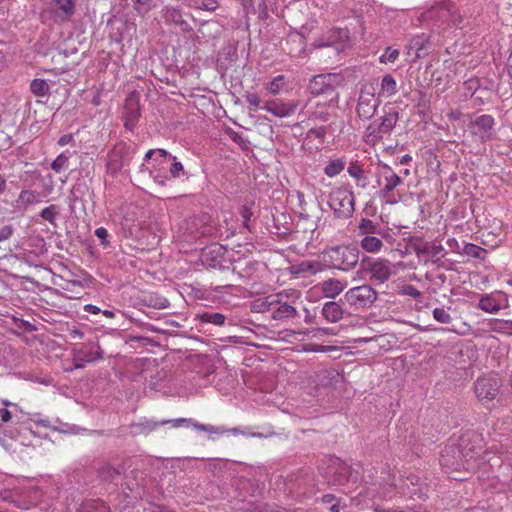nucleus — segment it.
Instances as JSON below:
<instances>
[{"label":"nucleus","instance_id":"61","mask_svg":"<svg viewBox=\"0 0 512 512\" xmlns=\"http://www.w3.org/2000/svg\"><path fill=\"white\" fill-rule=\"evenodd\" d=\"M95 235L98 239L101 240V244L102 245H108V241H107V238H108V231L106 228L104 227H99L95 230Z\"/></svg>","mask_w":512,"mask_h":512},{"label":"nucleus","instance_id":"26","mask_svg":"<svg viewBox=\"0 0 512 512\" xmlns=\"http://www.w3.org/2000/svg\"><path fill=\"white\" fill-rule=\"evenodd\" d=\"M348 174L355 179L356 186L365 189L369 184V179L365 174L363 166L358 161H353L347 168Z\"/></svg>","mask_w":512,"mask_h":512},{"label":"nucleus","instance_id":"45","mask_svg":"<svg viewBox=\"0 0 512 512\" xmlns=\"http://www.w3.org/2000/svg\"><path fill=\"white\" fill-rule=\"evenodd\" d=\"M309 119L327 122L330 119V114L326 111V103H318L315 109L310 113Z\"/></svg>","mask_w":512,"mask_h":512},{"label":"nucleus","instance_id":"53","mask_svg":"<svg viewBox=\"0 0 512 512\" xmlns=\"http://www.w3.org/2000/svg\"><path fill=\"white\" fill-rule=\"evenodd\" d=\"M246 102L249 104V108L251 110H256L257 108H260L261 99L257 94L254 93H248L244 96Z\"/></svg>","mask_w":512,"mask_h":512},{"label":"nucleus","instance_id":"47","mask_svg":"<svg viewBox=\"0 0 512 512\" xmlns=\"http://www.w3.org/2000/svg\"><path fill=\"white\" fill-rule=\"evenodd\" d=\"M169 161H171L169 172L173 178H179L184 174V166L175 156H170Z\"/></svg>","mask_w":512,"mask_h":512},{"label":"nucleus","instance_id":"51","mask_svg":"<svg viewBox=\"0 0 512 512\" xmlns=\"http://www.w3.org/2000/svg\"><path fill=\"white\" fill-rule=\"evenodd\" d=\"M399 57V50L388 47L385 52L380 56L381 63H393Z\"/></svg>","mask_w":512,"mask_h":512},{"label":"nucleus","instance_id":"33","mask_svg":"<svg viewBox=\"0 0 512 512\" xmlns=\"http://www.w3.org/2000/svg\"><path fill=\"white\" fill-rule=\"evenodd\" d=\"M359 234L368 235H379L381 234V226L370 219L361 218L358 224Z\"/></svg>","mask_w":512,"mask_h":512},{"label":"nucleus","instance_id":"2","mask_svg":"<svg viewBox=\"0 0 512 512\" xmlns=\"http://www.w3.org/2000/svg\"><path fill=\"white\" fill-rule=\"evenodd\" d=\"M378 175L377 184L380 186L378 197L380 200L387 205L399 203L401 195L397 192V188L403 184V178L387 164L380 166Z\"/></svg>","mask_w":512,"mask_h":512},{"label":"nucleus","instance_id":"19","mask_svg":"<svg viewBox=\"0 0 512 512\" xmlns=\"http://www.w3.org/2000/svg\"><path fill=\"white\" fill-rule=\"evenodd\" d=\"M209 220L208 214H202L190 218L186 223L185 240L188 242L203 239V225Z\"/></svg>","mask_w":512,"mask_h":512},{"label":"nucleus","instance_id":"17","mask_svg":"<svg viewBox=\"0 0 512 512\" xmlns=\"http://www.w3.org/2000/svg\"><path fill=\"white\" fill-rule=\"evenodd\" d=\"M379 104L380 101L375 97L374 93L361 90L356 108L358 117L362 120L371 119Z\"/></svg>","mask_w":512,"mask_h":512},{"label":"nucleus","instance_id":"38","mask_svg":"<svg viewBox=\"0 0 512 512\" xmlns=\"http://www.w3.org/2000/svg\"><path fill=\"white\" fill-rule=\"evenodd\" d=\"M31 92L37 97H45L50 95V86L44 79H34L30 84Z\"/></svg>","mask_w":512,"mask_h":512},{"label":"nucleus","instance_id":"63","mask_svg":"<svg viewBox=\"0 0 512 512\" xmlns=\"http://www.w3.org/2000/svg\"><path fill=\"white\" fill-rule=\"evenodd\" d=\"M149 510H150V512H175V510L169 509L165 505H160V504H155V503L150 505Z\"/></svg>","mask_w":512,"mask_h":512},{"label":"nucleus","instance_id":"49","mask_svg":"<svg viewBox=\"0 0 512 512\" xmlns=\"http://www.w3.org/2000/svg\"><path fill=\"white\" fill-rule=\"evenodd\" d=\"M433 317L436 321L443 324H449L452 321L451 315L444 308H435Z\"/></svg>","mask_w":512,"mask_h":512},{"label":"nucleus","instance_id":"11","mask_svg":"<svg viewBox=\"0 0 512 512\" xmlns=\"http://www.w3.org/2000/svg\"><path fill=\"white\" fill-rule=\"evenodd\" d=\"M341 77L338 74L328 73L314 76L308 85L311 94L331 95L335 92L336 88L340 85Z\"/></svg>","mask_w":512,"mask_h":512},{"label":"nucleus","instance_id":"39","mask_svg":"<svg viewBox=\"0 0 512 512\" xmlns=\"http://www.w3.org/2000/svg\"><path fill=\"white\" fill-rule=\"evenodd\" d=\"M78 512H110V509L101 500H90L84 502Z\"/></svg>","mask_w":512,"mask_h":512},{"label":"nucleus","instance_id":"20","mask_svg":"<svg viewBox=\"0 0 512 512\" xmlns=\"http://www.w3.org/2000/svg\"><path fill=\"white\" fill-rule=\"evenodd\" d=\"M494 118L491 115L483 114L471 122V131L482 139H489L492 135Z\"/></svg>","mask_w":512,"mask_h":512},{"label":"nucleus","instance_id":"9","mask_svg":"<svg viewBox=\"0 0 512 512\" xmlns=\"http://www.w3.org/2000/svg\"><path fill=\"white\" fill-rule=\"evenodd\" d=\"M440 464L446 473L465 471L467 464L456 443L448 444L441 452Z\"/></svg>","mask_w":512,"mask_h":512},{"label":"nucleus","instance_id":"27","mask_svg":"<svg viewBox=\"0 0 512 512\" xmlns=\"http://www.w3.org/2000/svg\"><path fill=\"white\" fill-rule=\"evenodd\" d=\"M20 411L19 406L5 399H0V428L8 423Z\"/></svg>","mask_w":512,"mask_h":512},{"label":"nucleus","instance_id":"32","mask_svg":"<svg viewBox=\"0 0 512 512\" xmlns=\"http://www.w3.org/2000/svg\"><path fill=\"white\" fill-rule=\"evenodd\" d=\"M398 119V111L393 107H389L387 110H384V115L380 117V124L382 125V128H384V131L390 133L396 126Z\"/></svg>","mask_w":512,"mask_h":512},{"label":"nucleus","instance_id":"59","mask_svg":"<svg viewBox=\"0 0 512 512\" xmlns=\"http://www.w3.org/2000/svg\"><path fill=\"white\" fill-rule=\"evenodd\" d=\"M403 294L417 299L421 296V292L413 285H406L403 288Z\"/></svg>","mask_w":512,"mask_h":512},{"label":"nucleus","instance_id":"18","mask_svg":"<svg viewBox=\"0 0 512 512\" xmlns=\"http://www.w3.org/2000/svg\"><path fill=\"white\" fill-rule=\"evenodd\" d=\"M261 108L276 117L284 118L289 117L296 112L298 102H285L280 99H273L265 101Z\"/></svg>","mask_w":512,"mask_h":512},{"label":"nucleus","instance_id":"37","mask_svg":"<svg viewBox=\"0 0 512 512\" xmlns=\"http://www.w3.org/2000/svg\"><path fill=\"white\" fill-rule=\"evenodd\" d=\"M198 319L201 323L223 326L226 321V316L219 312H204L198 315Z\"/></svg>","mask_w":512,"mask_h":512},{"label":"nucleus","instance_id":"15","mask_svg":"<svg viewBox=\"0 0 512 512\" xmlns=\"http://www.w3.org/2000/svg\"><path fill=\"white\" fill-rule=\"evenodd\" d=\"M509 305L508 296L502 291L485 294L479 299L478 307L486 313H497Z\"/></svg>","mask_w":512,"mask_h":512},{"label":"nucleus","instance_id":"10","mask_svg":"<svg viewBox=\"0 0 512 512\" xmlns=\"http://www.w3.org/2000/svg\"><path fill=\"white\" fill-rule=\"evenodd\" d=\"M349 39L350 33L347 28L334 27L315 39L313 46L316 48L334 47L337 51H342Z\"/></svg>","mask_w":512,"mask_h":512},{"label":"nucleus","instance_id":"64","mask_svg":"<svg viewBox=\"0 0 512 512\" xmlns=\"http://www.w3.org/2000/svg\"><path fill=\"white\" fill-rule=\"evenodd\" d=\"M73 140L72 134H64L58 139V144L60 146H65L69 144Z\"/></svg>","mask_w":512,"mask_h":512},{"label":"nucleus","instance_id":"42","mask_svg":"<svg viewBox=\"0 0 512 512\" xmlns=\"http://www.w3.org/2000/svg\"><path fill=\"white\" fill-rule=\"evenodd\" d=\"M463 252L467 256H470V257H473L476 259H481V260H483L485 258V255L487 254V251L484 248H482L476 244H473V243L465 244V246L463 248Z\"/></svg>","mask_w":512,"mask_h":512},{"label":"nucleus","instance_id":"22","mask_svg":"<svg viewBox=\"0 0 512 512\" xmlns=\"http://www.w3.org/2000/svg\"><path fill=\"white\" fill-rule=\"evenodd\" d=\"M435 15L442 21L459 25L461 23V16L459 15L456 6L453 3H441L435 8Z\"/></svg>","mask_w":512,"mask_h":512},{"label":"nucleus","instance_id":"50","mask_svg":"<svg viewBox=\"0 0 512 512\" xmlns=\"http://www.w3.org/2000/svg\"><path fill=\"white\" fill-rule=\"evenodd\" d=\"M57 214H58L57 206L50 205L41 211L40 216H41V218L48 221L49 223L54 224L55 217Z\"/></svg>","mask_w":512,"mask_h":512},{"label":"nucleus","instance_id":"12","mask_svg":"<svg viewBox=\"0 0 512 512\" xmlns=\"http://www.w3.org/2000/svg\"><path fill=\"white\" fill-rule=\"evenodd\" d=\"M501 380L497 375L479 377L474 385L477 398L482 402H490L497 396Z\"/></svg>","mask_w":512,"mask_h":512},{"label":"nucleus","instance_id":"36","mask_svg":"<svg viewBox=\"0 0 512 512\" xmlns=\"http://www.w3.org/2000/svg\"><path fill=\"white\" fill-rule=\"evenodd\" d=\"M346 166L345 158H337L329 161V163L324 167V174L330 178L339 175Z\"/></svg>","mask_w":512,"mask_h":512},{"label":"nucleus","instance_id":"31","mask_svg":"<svg viewBox=\"0 0 512 512\" xmlns=\"http://www.w3.org/2000/svg\"><path fill=\"white\" fill-rule=\"evenodd\" d=\"M137 147L136 145H126V144H119L115 147V154H119L121 156V163L120 168H126L130 165V162L133 158V156L136 154Z\"/></svg>","mask_w":512,"mask_h":512},{"label":"nucleus","instance_id":"21","mask_svg":"<svg viewBox=\"0 0 512 512\" xmlns=\"http://www.w3.org/2000/svg\"><path fill=\"white\" fill-rule=\"evenodd\" d=\"M162 17L166 23L175 24L182 32H190L192 30L191 25L183 19L182 12L179 8L165 6L162 9Z\"/></svg>","mask_w":512,"mask_h":512},{"label":"nucleus","instance_id":"62","mask_svg":"<svg viewBox=\"0 0 512 512\" xmlns=\"http://www.w3.org/2000/svg\"><path fill=\"white\" fill-rule=\"evenodd\" d=\"M150 176L153 178L154 182L160 186H166L168 178L163 175L154 174L153 171L149 170Z\"/></svg>","mask_w":512,"mask_h":512},{"label":"nucleus","instance_id":"13","mask_svg":"<svg viewBox=\"0 0 512 512\" xmlns=\"http://www.w3.org/2000/svg\"><path fill=\"white\" fill-rule=\"evenodd\" d=\"M140 116V96L139 93L133 91L125 99L122 113L124 127L129 131H133L138 124Z\"/></svg>","mask_w":512,"mask_h":512},{"label":"nucleus","instance_id":"30","mask_svg":"<svg viewBox=\"0 0 512 512\" xmlns=\"http://www.w3.org/2000/svg\"><path fill=\"white\" fill-rule=\"evenodd\" d=\"M385 134H388L386 131H384V128H382V125L380 123H377L376 121L370 123L365 131V142L375 144L376 142L380 141Z\"/></svg>","mask_w":512,"mask_h":512},{"label":"nucleus","instance_id":"34","mask_svg":"<svg viewBox=\"0 0 512 512\" xmlns=\"http://www.w3.org/2000/svg\"><path fill=\"white\" fill-rule=\"evenodd\" d=\"M201 233L203 234V239H217L223 236L221 226L216 224L210 216L207 223L203 225Z\"/></svg>","mask_w":512,"mask_h":512},{"label":"nucleus","instance_id":"60","mask_svg":"<svg viewBox=\"0 0 512 512\" xmlns=\"http://www.w3.org/2000/svg\"><path fill=\"white\" fill-rule=\"evenodd\" d=\"M217 0H202L200 8L206 11L213 12L218 8Z\"/></svg>","mask_w":512,"mask_h":512},{"label":"nucleus","instance_id":"35","mask_svg":"<svg viewBox=\"0 0 512 512\" xmlns=\"http://www.w3.org/2000/svg\"><path fill=\"white\" fill-rule=\"evenodd\" d=\"M363 250L369 253H377L383 247V242L380 238L375 235L364 236L360 242Z\"/></svg>","mask_w":512,"mask_h":512},{"label":"nucleus","instance_id":"52","mask_svg":"<svg viewBox=\"0 0 512 512\" xmlns=\"http://www.w3.org/2000/svg\"><path fill=\"white\" fill-rule=\"evenodd\" d=\"M100 474L105 480H113L119 475V471L110 465H105L100 469Z\"/></svg>","mask_w":512,"mask_h":512},{"label":"nucleus","instance_id":"58","mask_svg":"<svg viewBox=\"0 0 512 512\" xmlns=\"http://www.w3.org/2000/svg\"><path fill=\"white\" fill-rule=\"evenodd\" d=\"M14 232V228L12 225H4L0 228V242L9 239Z\"/></svg>","mask_w":512,"mask_h":512},{"label":"nucleus","instance_id":"28","mask_svg":"<svg viewBox=\"0 0 512 512\" xmlns=\"http://www.w3.org/2000/svg\"><path fill=\"white\" fill-rule=\"evenodd\" d=\"M344 290V284L337 279L330 278L321 283V291L328 298H335Z\"/></svg>","mask_w":512,"mask_h":512},{"label":"nucleus","instance_id":"40","mask_svg":"<svg viewBox=\"0 0 512 512\" xmlns=\"http://www.w3.org/2000/svg\"><path fill=\"white\" fill-rule=\"evenodd\" d=\"M275 297V294H272L265 298L257 299L253 304L254 310L260 313H272V307H274V299H276Z\"/></svg>","mask_w":512,"mask_h":512},{"label":"nucleus","instance_id":"55","mask_svg":"<svg viewBox=\"0 0 512 512\" xmlns=\"http://www.w3.org/2000/svg\"><path fill=\"white\" fill-rule=\"evenodd\" d=\"M395 487H396V484L394 482V476L388 475V478L383 485L384 491L382 493V496L384 498L390 497Z\"/></svg>","mask_w":512,"mask_h":512},{"label":"nucleus","instance_id":"44","mask_svg":"<svg viewBox=\"0 0 512 512\" xmlns=\"http://www.w3.org/2000/svg\"><path fill=\"white\" fill-rule=\"evenodd\" d=\"M285 87V76L278 75L266 85V89L272 95H278Z\"/></svg>","mask_w":512,"mask_h":512},{"label":"nucleus","instance_id":"14","mask_svg":"<svg viewBox=\"0 0 512 512\" xmlns=\"http://www.w3.org/2000/svg\"><path fill=\"white\" fill-rule=\"evenodd\" d=\"M172 426L175 428L185 426V427H193L198 431H203L209 434L223 435L225 433H230L233 435L240 434V430L238 428H230L227 429L224 426H214L210 424H201L196 422L191 418H177L172 419Z\"/></svg>","mask_w":512,"mask_h":512},{"label":"nucleus","instance_id":"8","mask_svg":"<svg viewBox=\"0 0 512 512\" xmlns=\"http://www.w3.org/2000/svg\"><path fill=\"white\" fill-rule=\"evenodd\" d=\"M345 301L355 308H369L377 300V292L368 284L349 289L344 295Z\"/></svg>","mask_w":512,"mask_h":512},{"label":"nucleus","instance_id":"25","mask_svg":"<svg viewBox=\"0 0 512 512\" xmlns=\"http://www.w3.org/2000/svg\"><path fill=\"white\" fill-rule=\"evenodd\" d=\"M343 308L339 302L330 301L326 302L322 308V315L331 323H336L343 318Z\"/></svg>","mask_w":512,"mask_h":512},{"label":"nucleus","instance_id":"4","mask_svg":"<svg viewBox=\"0 0 512 512\" xmlns=\"http://www.w3.org/2000/svg\"><path fill=\"white\" fill-rule=\"evenodd\" d=\"M274 307H272L271 319L285 321L299 315L297 303L300 300L301 292L296 289H285L275 293Z\"/></svg>","mask_w":512,"mask_h":512},{"label":"nucleus","instance_id":"16","mask_svg":"<svg viewBox=\"0 0 512 512\" xmlns=\"http://www.w3.org/2000/svg\"><path fill=\"white\" fill-rule=\"evenodd\" d=\"M362 265L370 272L371 280L384 283L392 275V265L388 260L380 258L368 261L363 260Z\"/></svg>","mask_w":512,"mask_h":512},{"label":"nucleus","instance_id":"48","mask_svg":"<svg viewBox=\"0 0 512 512\" xmlns=\"http://www.w3.org/2000/svg\"><path fill=\"white\" fill-rule=\"evenodd\" d=\"M68 159H69L68 156H66L64 153H61L51 163V169L57 173L61 172L63 169L67 168Z\"/></svg>","mask_w":512,"mask_h":512},{"label":"nucleus","instance_id":"56","mask_svg":"<svg viewBox=\"0 0 512 512\" xmlns=\"http://www.w3.org/2000/svg\"><path fill=\"white\" fill-rule=\"evenodd\" d=\"M240 215L243 218L244 227L247 228L249 231H251L250 226H249V221L253 215L252 210L247 206H243L240 210Z\"/></svg>","mask_w":512,"mask_h":512},{"label":"nucleus","instance_id":"57","mask_svg":"<svg viewBox=\"0 0 512 512\" xmlns=\"http://www.w3.org/2000/svg\"><path fill=\"white\" fill-rule=\"evenodd\" d=\"M258 265V262H248L246 264V267L243 269V271H240V272H236L235 269L232 270V274L235 275L237 274V276L240 278V279H243V278H246L249 274L250 271L254 270V268Z\"/></svg>","mask_w":512,"mask_h":512},{"label":"nucleus","instance_id":"3","mask_svg":"<svg viewBox=\"0 0 512 512\" xmlns=\"http://www.w3.org/2000/svg\"><path fill=\"white\" fill-rule=\"evenodd\" d=\"M322 259L331 268L349 271L358 263L359 250L352 245L334 246L322 252Z\"/></svg>","mask_w":512,"mask_h":512},{"label":"nucleus","instance_id":"6","mask_svg":"<svg viewBox=\"0 0 512 512\" xmlns=\"http://www.w3.org/2000/svg\"><path fill=\"white\" fill-rule=\"evenodd\" d=\"M328 204L338 218H349L354 212L355 199L351 188L339 187L330 193Z\"/></svg>","mask_w":512,"mask_h":512},{"label":"nucleus","instance_id":"5","mask_svg":"<svg viewBox=\"0 0 512 512\" xmlns=\"http://www.w3.org/2000/svg\"><path fill=\"white\" fill-rule=\"evenodd\" d=\"M409 247L416 253L418 258H424L425 263L439 264L444 257V247L437 241H426L421 237L414 236L409 239Z\"/></svg>","mask_w":512,"mask_h":512},{"label":"nucleus","instance_id":"46","mask_svg":"<svg viewBox=\"0 0 512 512\" xmlns=\"http://www.w3.org/2000/svg\"><path fill=\"white\" fill-rule=\"evenodd\" d=\"M147 302L149 306L156 309H165L170 304L167 298L158 295H150Z\"/></svg>","mask_w":512,"mask_h":512},{"label":"nucleus","instance_id":"41","mask_svg":"<svg viewBox=\"0 0 512 512\" xmlns=\"http://www.w3.org/2000/svg\"><path fill=\"white\" fill-rule=\"evenodd\" d=\"M381 91L387 95H393L397 92V83L391 74H386L381 81Z\"/></svg>","mask_w":512,"mask_h":512},{"label":"nucleus","instance_id":"29","mask_svg":"<svg viewBox=\"0 0 512 512\" xmlns=\"http://www.w3.org/2000/svg\"><path fill=\"white\" fill-rule=\"evenodd\" d=\"M320 271L319 264L314 261H301L299 263L293 264L290 266L291 274L300 275V274H311L314 275Z\"/></svg>","mask_w":512,"mask_h":512},{"label":"nucleus","instance_id":"24","mask_svg":"<svg viewBox=\"0 0 512 512\" xmlns=\"http://www.w3.org/2000/svg\"><path fill=\"white\" fill-rule=\"evenodd\" d=\"M81 360L93 362L103 358V351L97 342H89L79 350Z\"/></svg>","mask_w":512,"mask_h":512},{"label":"nucleus","instance_id":"1","mask_svg":"<svg viewBox=\"0 0 512 512\" xmlns=\"http://www.w3.org/2000/svg\"><path fill=\"white\" fill-rule=\"evenodd\" d=\"M456 444L461 449L467 462L465 472H475L479 469L480 464L486 461L487 453L484 450V439L478 432L473 430L464 432Z\"/></svg>","mask_w":512,"mask_h":512},{"label":"nucleus","instance_id":"43","mask_svg":"<svg viewBox=\"0 0 512 512\" xmlns=\"http://www.w3.org/2000/svg\"><path fill=\"white\" fill-rule=\"evenodd\" d=\"M490 328L492 331L499 333L512 331V320L492 319L490 321Z\"/></svg>","mask_w":512,"mask_h":512},{"label":"nucleus","instance_id":"7","mask_svg":"<svg viewBox=\"0 0 512 512\" xmlns=\"http://www.w3.org/2000/svg\"><path fill=\"white\" fill-rule=\"evenodd\" d=\"M75 13V2L73 0H51L45 8L40 18L43 23L53 22L63 24L68 22Z\"/></svg>","mask_w":512,"mask_h":512},{"label":"nucleus","instance_id":"54","mask_svg":"<svg viewBox=\"0 0 512 512\" xmlns=\"http://www.w3.org/2000/svg\"><path fill=\"white\" fill-rule=\"evenodd\" d=\"M15 496H16V494L14 492L6 491V492H4L2 497H3V499L5 501L12 502L18 508H21V509H28L29 508V505L27 503H24V502L21 503L18 500L14 499Z\"/></svg>","mask_w":512,"mask_h":512},{"label":"nucleus","instance_id":"23","mask_svg":"<svg viewBox=\"0 0 512 512\" xmlns=\"http://www.w3.org/2000/svg\"><path fill=\"white\" fill-rule=\"evenodd\" d=\"M166 424L172 425V420H162V421L156 422V421H152L149 419H142L139 422L132 423L129 426L130 434L133 436L148 435L149 433L154 431L159 426L166 425Z\"/></svg>","mask_w":512,"mask_h":512}]
</instances>
